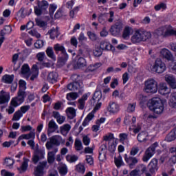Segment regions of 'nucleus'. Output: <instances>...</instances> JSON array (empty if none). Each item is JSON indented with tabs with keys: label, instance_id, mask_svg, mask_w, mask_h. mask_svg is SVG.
<instances>
[{
	"label": "nucleus",
	"instance_id": "1",
	"mask_svg": "<svg viewBox=\"0 0 176 176\" xmlns=\"http://www.w3.org/2000/svg\"><path fill=\"white\" fill-rule=\"evenodd\" d=\"M45 52H39L37 54L36 57L40 63L33 65L32 72L28 64H24L23 65V78L28 79L30 77V80H35L39 75V68H43V67L49 68V67H50V63H42L45 59Z\"/></svg>",
	"mask_w": 176,
	"mask_h": 176
},
{
	"label": "nucleus",
	"instance_id": "2",
	"mask_svg": "<svg viewBox=\"0 0 176 176\" xmlns=\"http://www.w3.org/2000/svg\"><path fill=\"white\" fill-rule=\"evenodd\" d=\"M151 32L144 29H136L131 37V42L133 45H138L141 42H146L148 39H151Z\"/></svg>",
	"mask_w": 176,
	"mask_h": 176
},
{
	"label": "nucleus",
	"instance_id": "3",
	"mask_svg": "<svg viewBox=\"0 0 176 176\" xmlns=\"http://www.w3.org/2000/svg\"><path fill=\"white\" fill-rule=\"evenodd\" d=\"M21 104H23V80H19V90L17 96L11 100L10 104L6 109L8 113L12 115L14 112V108Z\"/></svg>",
	"mask_w": 176,
	"mask_h": 176
},
{
	"label": "nucleus",
	"instance_id": "4",
	"mask_svg": "<svg viewBox=\"0 0 176 176\" xmlns=\"http://www.w3.org/2000/svg\"><path fill=\"white\" fill-rule=\"evenodd\" d=\"M147 107L151 112L157 115H161L164 111V103H163V100L160 98H153L149 100Z\"/></svg>",
	"mask_w": 176,
	"mask_h": 176
},
{
	"label": "nucleus",
	"instance_id": "5",
	"mask_svg": "<svg viewBox=\"0 0 176 176\" xmlns=\"http://www.w3.org/2000/svg\"><path fill=\"white\" fill-rule=\"evenodd\" d=\"M72 79L74 80V82L67 85V89L69 90H77L78 91L79 94H82V93L84 91L83 82L80 81L82 77H80L79 75L74 74L72 76Z\"/></svg>",
	"mask_w": 176,
	"mask_h": 176
},
{
	"label": "nucleus",
	"instance_id": "6",
	"mask_svg": "<svg viewBox=\"0 0 176 176\" xmlns=\"http://www.w3.org/2000/svg\"><path fill=\"white\" fill-rule=\"evenodd\" d=\"M158 84L157 81L153 78H148L144 81L143 90L145 93L149 94H156L157 93Z\"/></svg>",
	"mask_w": 176,
	"mask_h": 176
},
{
	"label": "nucleus",
	"instance_id": "7",
	"mask_svg": "<svg viewBox=\"0 0 176 176\" xmlns=\"http://www.w3.org/2000/svg\"><path fill=\"white\" fill-rule=\"evenodd\" d=\"M54 50L56 53H58V52H61V56L58 57V63H59L60 65H64V64H65V63H67V60H68V54H67L65 47H64L60 44L57 43L54 45Z\"/></svg>",
	"mask_w": 176,
	"mask_h": 176
},
{
	"label": "nucleus",
	"instance_id": "8",
	"mask_svg": "<svg viewBox=\"0 0 176 176\" xmlns=\"http://www.w3.org/2000/svg\"><path fill=\"white\" fill-rule=\"evenodd\" d=\"M155 35L157 36H170V35L176 36V30L173 29V27L168 25L162 28H159L155 31Z\"/></svg>",
	"mask_w": 176,
	"mask_h": 176
},
{
	"label": "nucleus",
	"instance_id": "9",
	"mask_svg": "<svg viewBox=\"0 0 176 176\" xmlns=\"http://www.w3.org/2000/svg\"><path fill=\"white\" fill-rule=\"evenodd\" d=\"M62 142H64L63 138L58 135H56L50 138V141L47 142L45 144V146L48 151H50V149L54 148L53 145H56V146H60Z\"/></svg>",
	"mask_w": 176,
	"mask_h": 176
},
{
	"label": "nucleus",
	"instance_id": "10",
	"mask_svg": "<svg viewBox=\"0 0 176 176\" xmlns=\"http://www.w3.org/2000/svg\"><path fill=\"white\" fill-rule=\"evenodd\" d=\"M150 69L152 72L163 74V72L167 69V67H166V64L162 61V60L157 59L154 64L151 66Z\"/></svg>",
	"mask_w": 176,
	"mask_h": 176
},
{
	"label": "nucleus",
	"instance_id": "11",
	"mask_svg": "<svg viewBox=\"0 0 176 176\" xmlns=\"http://www.w3.org/2000/svg\"><path fill=\"white\" fill-rule=\"evenodd\" d=\"M49 8V3L46 0L38 1V7H34V13L36 16L42 14V10H46Z\"/></svg>",
	"mask_w": 176,
	"mask_h": 176
},
{
	"label": "nucleus",
	"instance_id": "12",
	"mask_svg": "<svg viewBox=\"0 0 176 176\" xmlns=\"http://www.w3.org/2000/svg\"><path fill=\"white\" fill-rule=\"evenodd\" d=\"M107 111L111 115H116L120 111V105L116 102H110L107 107Z\"/></svg>",
	"mask_w": 176,
	"mask_h": 176
},
{
	"label": "nucleus",
	"instance_id": "13",
	"mask_svg": "<svg viewBox=\"0 0 176 176\" xmlns=\"http://www.w3.org/2000/svg\"><path fill=\"white\" fill-rule=\"evenodd\" d=\"M49 168V166H47V162L44 161L39 163V165L36 167L35 170V176H43V171L45 170H47Z\"/></svg>",
	"mask_w": 176,
	"mask_h": 176
},
{
	"label": "nucleus",
	"instance_id": "14",
	"mask_svg": "<svg viewBox=\"0 0 176 176\" xmlns=\"http://www.w3.org/2000/svg\"><path fill=\"white\" fill-rule=\"evenodd\" d=\"M157 91L162 96H168L171 93V89L168 88L166 83L161 82L159 85Z\"/></svg>",
	"mask_w": 176,
	"mask_h": 176
},
{
	"label": "nucleus",
	"instance_id": "15",
	"mask_svg": "<svg viewBox=\"0 0 176 176\" xmlns=\"http://www.w3.org/2000/svg\"><path fill=\"white\" fill-rule=\"evenodd\" d=\"M146 171V166L145 165L142 164L140 165L136 169L133 170L130 173L131 176H143L144 173Z\"/></svg>",
	"mask_w": 176,
	"mask_h": 176
},
{
	"label": "nucleus",
	"instance_id": "16",
	"mask_svg": "<svg viewBox=\"0 0 176 176\" xmlns=\"http://www.w3.org/2000/svg\"><path fill=\"white\" fill-rule=\"evenodd\" d=\"M45 155H46V153L45 151V148H43L39 150H36L35 155L32 157L33 162L35 164H36V163L39 162L40 159H43L45 157Z\"/></svg>",
	"mask_w": 176,
	"mask_h": 176
},
{
	"label": "nucleus",
	"instance_id": "17",
	"mask_svg": "<svg viewBox=\"0 0 176 176\" xmlns=\"http://www.w3.org/2000/svg\"><path fill=\"white\" fill-rule=\"evenodd\" d=\"M90 92L85 93L82 95V96L78 99V109H85V106L86 105V101H87L89 97H90Z\"/></svg>",
	"mask_w": 176,
	"mask_h": 176
},
{
	"label": "nucleus",
	"instance_id": "18",
	"mask_svg": "<svg viewBox=\"0 0 176 176\" xmlns=\"http://www.w3.org/2000/svg\"><path fill=\"white\" fill-rule=\"evenodd\" d=\"M58 152V148L54 147L52 151L47 153V158L49 164H53L56 160V153Z\"/></svg>",
	"mask_w": 176,
	"mask_h": 176
},
{
	"label": "nucleus",
	"instance_id": "19",
	"mask_svg": "<svg viewBox=\"0 0 176 176\" xmlns=\"http://www.w3.org/2000/svg\"><path fill=\"white\" fill-rule=\"evenodd\" d=\"M10 100V94L5 91L0 92V104H6Z\"/></svg>",
	"mask_w": 176,
	"mask_h": 176
},
{
	"label": "nucleus",
	"instance_id": "20",
	"mask_svg": "<svg viewBox=\"0 0 176 176\" xmlns=\"http://www.w3.org/2000/svg\"><path fill=\"white\" fill-rule=\"evenodd\" d=\"M122 29L123 25L122 24H116L111 27L110 32L114 36H116V35H119V34H120V32L122 31Z\"/></svg>",
	"mask_w": 176,
	"mask_h": 176
},
{
	"label": "nucleus",
	"instance_id": "21",
	"mask_svg": "<svg viewBox=\"0 0 176 176\" xmlns=\"http://www.w3.org/2000/svg\"><path fill=\"white\" fill-rule=\"evenodd\" d=\"M153 155H155V148H151V147H148L143 156V162H145L146 163L149 162Z\"/></svg>",
	"mask_w": 176,
	"mask_h": 176
},
{
	"label": "nucleus",
	"instance_id": "22",
	"mask_svg": "<svg viewBox=\"0 0 176 176\" xmlns=\"http://www.w3.org/2000/svg\"><path fill=\"white\" fill-rule=\"evenodd\" d=\"M165 80L169 84L172 89H176V79L174 76L170 74L166 75Z\"/></svg>",
	"mask_w": 176,
	"mask_h": 176
},
{
	"label": "nucleus",
	"instance_id": "23",
	"mask_svg": "<svg viewBox=\"0 0 176 176\" xmlns=\"http://www.w3.org/2000/svg\"><path fill=\"white\" fill-rule=\"evenodd\" d=\"M47 34L50 35V39H56V38H58V35H60V32H58V27L52 28L48 31Z\"/></svg>",
	"mask_w": 176,
	"mask_h": 176
},
{
	"label": "nucleus",
	"instance_id": "24",
	"mask_svg": "<svg viewBox=\"0 0 176 176\" xmlns=\"http://www.w3.org/2000/svg\"><path fill=\"white\" fill-rule=\"evenodd\" d=\"M58 129V125L56 123V121L54 120H51L48 123V130L47 133L48 134H50L52 133H54L56 130Z\"/></svg>",
	"mask_w": 176,
	"mask_h": 176
},
{
	"label": "nucleus",
	"instance_id": "25",
	"mask_svg": "<svg viewBox=\"0 0 176 176\" xmlns=\"http://www.w3.org/2000/svg\"><path fill=\"white\" fill-rule=\"evenodd\" d=\"M133 34V28L129 26H126L124 28L123 32H122V38L124 39H130V35Z\"/></svg>",
	"mask_w": 176,
	"mask_h": 176
},
{
	"label": "nucleus",
	"instance_id": "26",
	"mask_svg": "<svg viewBox=\"0 0 176 176\" xmlns=\"http://www.w3.org/2000/svg\"><path fill=\"white\" fill-rule=\"evenodd\" d=\"M71 131V125L69 124H65L60 127V134L66 137L68 135V133Z\"/></svg>",
	"mask_w": 176,
	"mask_h": 176
},
{
	"label": "nucleus",
	"instance_id": "27",
	"mask_svg": "<svg viewBox=\"0 0 176 176\" xmlns=\"http://www.w3.org/2000/svg\"><path fill=\"white\" fill-rule=\"evenodd\" d=\"M95 113L96 112L92 111L86 116L84 121L82 122V126L84 127H86V126H89V123H90L91 120H93V119H94Z\"/></svg>",
	"mask_w": 176,
	"mask_h": 176
},
{
	"label": "nucleus",
	"instance_id": "28",
	"mask_svg": "<svg viewBox=\"0 0 176 176\" xmlns=\"http://www.w3.org/2000/svg\"><path fill=\"white\" fill-rule=\"evenodd\" d=\"M53 117L56 119V122L58 123V124H63V123L65 122V117L60 115V113L58 111L53 112Z\"/></svg>",
	"mask_w": 176,
	"mask_h": 176
},
{
	"label": "nucleus",
	"instance_id": "29",
	"mask_svg": "<svg viewBox=\"0 0 176 176\" xmlns=\"http://www.w3.org/2000/svg\"><path fill=\"white\" fill-rule=\"evenodd\" d=\"M161 56L168 60V61H173V55L171 52L167 49H162L161 50Z\"/></svg>",
	"mask_w": 176,
	"mask_h": 176
},
{
	"label": "nucleus",
	"instance_id": "30",
	"mask_svg": "<svg viewBox=\"0 0 176 176\" xmlns=\"http://www.w3.org/2000/svg\"><path fill=\"white\" fill-rule=\"evenodd\" d=\"M14 79V75L6 74L2 77V82L7 85H10Z\"/></svg>",
	"mask_w": 176,
	"mask_h": 176
},
{
	"label": "nucleus",
	"instance_id": "31",
	"mask_svg": "<svg viewBox=\"0 0 176 176\" xmlns=\"http://www.w3.org/2000/svg\"><path fill=\"white\" fill-rule=\"evenodd\" d=\"M100 47L102 50H112L113 47L110 42L103 41L100 43Z\"/></svg>",
	"mask_w": 176,
	"mask_h": 176
},
{
	"label": "nucleus",
	"instance_id": "32",
	"mask_svg": "<svg viewBox=\"0 0 176 176\" xmlns=\"http://www.w3.org/2000/svg\"><path fill=\"white\" fill-rule=\"evenodd\" d=\"M66 113L69 119H74L76 116V110L74 107H69L66 109Z\"/></svg>",
	"mask_w": 176,
	"mask_h": 176
},
{
	"label": "nucleus",
	"instance_id": "33",
	"mask_svg": "<svg viewBox=\"0 0 176 176\" xmlns=\"http://www.w3.org/2000/svg\"><path fill=\"white\" fill-rule=\"evenodd\" d=\"M148 166L151 168H150L149 171L151 173H155V171H156V170H157V160L153 158L151 160V161L150 162Z\"/></svg>",
	"mask_w": 176,
	"mask_h": 176
},
{
	"label": "nucleus",
	"instance_id": "34",
	"mask_svg": "<svg viewBox=\"0 0 176 176\" xmlns=\"http://www.w3.org/2000/svg\"><path fill=\"white\" fill-rule=\"evenodd\" d=\"M148 138H149V136L145 131H142L138 135V141H139V142H145Z\"/></svg>",
	"mask_w": 176,
	"mask_h": 176
},
{
	"label": "nucleus",
	"instance_id": "35",
	"mask_svg": "<svg viewBox=\"0 0 176 176\" xmlns=\"http://www.w3.org/2000/svg\"><path fill=\"white\" fill-rule=\"evenodd\" d=\"M57 78H58V74H57V73H50L47 76V80L50 82V83H54L57 82Z\"/></svg>",
	"mask_w": 176,
	"mask_h": 176
},
{
	"label": "nucleus",
	"instance_id": "36",
	"mask_svg": "<svg viewBox=\"0 0 176 176\" xmlns=\"http://www.w3.org/2000/svg\"><path fill=\"white\" fill-rule=\"evenodd\" d=\"M176 138V128L172 130L170 133L166 138V141L168 142H171V141H174Z\"/></svg>",
	"mask_w": 176,
	"mask_h": 176
},
{
	"label": "nucleus",
	"instance_id": "37",
	"mask_svg": "<svg viewBox=\"0 0 176 176\" xmlns=\"http://www.w3.org/2000/svg\"><path fill=\"white\" fill-rule=\"evenodd\" d=\"M102 65L101 64V63H97L93 65H90L87 69V71L89 72H94V71H97V69H98V68H100V67H101Z\"/></svg>",
	"mask_w": 176,
	"mask_h": 176
},
{
	"label": "nucleus",
	"instance_id": "38",
	"mask_svg": "<svg viewBox=\"0 0 176 176\" xmlns=\"http://www.w3.org/2000/svg\"><path fill=\"white\" fill-rule=\"evenodd\" d=\"M143 119L149 123V122H155V120H156V116L148 113H146L143 116Z\"/></svg>",
	"mask_w": 176,
	"mask_h": 176
},
{
	"label": "nucleus",
	"instance_id": "39",
	"mask_svg": "<svg viewBox=\"0 0 176 176\" xmlns=\"http://www.w3.org/2000/svg\"><path fill=\"white\" fill-rule=\"evenodd\" d=\"M168 104L171 108L176 109V92L172 94Z\"/></svg>",
	"mask_w": 176,
	"mask_h": 176
},
{
	"label": "nucleus",
	"instance_id": "40",
	"mask_svg": "<svg viewBox=\"0 0 176 176\" xmlns=\"http://www.w3.org/2000/svg\"><path fill=\"white\" fill-rule=\"evenodd\" d=\"M46 54L47 56L50 57V58H52V60L56 61V55L54 54V52L53 51V47H48L46 50Z\"/></svg>",
	"mask_w": 176,
	"mask_h": 176
},
{
	"label": "nucleus",
	"instance_id": "41",
	"mask_svg": "<svg viewBox=\"0 0 176 176\" xmlns=\"http://www.w3.org/2000/svg\"><path fill=\"white\" fill-rule=\"evenodd\" d=\"M170 152L172 154V157L170 158L169 162L173 164H176V148L174 147H172L170 149Z\"/></svg>",
	"mask_w": 176,
	"mask_h": 176
},
{
	"label": "nucleus",
	"instance_id": "42",
	"mask_svg": "<svg viewBox=\"0 0 176 176\" xmlns=\"http://www.w3.org/2000/svg\"><path fill=\"white\" fill-rule=\"evenodd\" d=\"M87 65V62L85 58H80L77 61V67L83 68Z\"/></svg>",
	"mask_w": 176,
	"mask_h": 176
},
{
	"label": "nucleus",
	"instance_id": "43",
	"mask_svg": "<svg viewBox=\"0 0 176 176\" xmlns=\"http://www.w3.org/2000/svg\"><path fill=\"white\" fill-rule=\"evenodd\" d=\"M135 120H137L135 117L131 118L130 116H126L124 120V124L129 125L131 122L132 123H135Z\"/></svg>",
	"mask_w": 176,
	"mask_h": 176
},
{
	"label": "nucleus",
	"instance_id": "44",
	"mask_svg": "<svg viewBox=\"0 0 176 176\" xmlns=\"http://www.w3.org/2000/svg\"><path fill=\"white\" fill-rule=\"evenodd\" d=\"M76 171L80 173V174H85V172L86 171V168L85 167V165L83 164L80 163L76 166Z\"/></svg>",
	"mask_w": 176,
	"mask_h": 176
},
{
	"label": "nucleus",
	"instance_id": "45",
	"mask_svg": "<svg viewBox=\"0 0 176 176\" xmlns=\"http://www.w3.org/2000/svg\"><path fill=\"white\" fill-rule=\"evenodd\" d=\"M79 97V94L76 92H72L67 94V98L69 101L76 100Z\"/></svg>",
	"mask_w": 176,
	"mask_h": 176
},
{
	"label": "nucleus",
	"instance_id": "46",
	"mask_svg": "<svg viewBox=\"0 0 176 176\" xmlns=\"http://www.w3.org/2000/svg\"><path fill=\"white\" fill-rule=\"evenodd\" d=\"M59 173L61 175H67V173H68L67 165L62 164L59 167Z\"/></svg>",
	"mask_w": 176,
	"mask_h": 176
},
{
	"label": "nucleus",
	"instance_id": "47",
	"mask_svg": "<svg viewBox=\"0 0 176 176\" xmlns=\"http://www.w3.org/2000/svg\"><path fill=\"white\" fill-rule=\"evenodd\" d=\"M154 9L157 12H159V10H166V9H167V6L164 3H160L155 6Z\"/></svg>",
	"mask_w": 176,
	"mask_h": 176
},
{
	"label": "nucleus",
	"instance_id": "48",
	"mask_svg": "<svg viewBox=\"0 0 176 176\" xmlns=\"http://www.w3.org/2000/svg\"><path fill=\"white\" fill-rule=\"evenodd\" d=\"M74 146L76 151H82V149H83L82 141H80V140L79 139H76Z\"/></svg>",
	"mask_w": 176,
	"mask_h": 176
},
{
	"label": "nucleus",
	"instance_id": "49",
	"mask_svg": "<svg viewBox=\"0 0 176 176\" xmlns=\"http://www.w3.org/2000/svg\"><path fill=\"white\" fill-rule=\"evenodd\" d=\"M78 157L74 155H68L66 156V160L69 162V163H75L78 160Z\"/></svg>",
	"mask_w": 176,
	"mask_h": 176
},
{
	"label": "nucleus",
	"instance_id": "50",
	"mask_svg": "<svg viewBox=\"0 0 176 176\" xmlns=\"http://www.w3.org/2000/svg\"><path fill=\"white\" fill-rule=\"evenodd\" d=\"M136 98L139 101L140 104H144L148 100V98L142 94H138Z\"/></svg>",
	"mask_w": 176,
	"mask_h": 176
},
{
	"label": "nucleus",
	"instance_id": "51",
	"mask_svg": "<svg viewBox=\"0 0 176 176\" xmlns=\"http://www.w3.org/2000/svg\"><path fill=\"white\" fill-rule=\"evenodd\" d=\"M101 98H102V94L101 93V91H96L94 94L93 100H94V101L100 102V100H101Z\"/></svg>",
	"mask_w": 176,
	"mask_h": 176
},
{
	"label": "nucleus",
	"instance_id": "52",
	"mask_svg": "<svg viewBox=\"0 0 176 176\" xmlns=\"http://www.w3.org/2000/svg\"><path fill=\"white\" fill-rule=\"evenodd\" d=\"M120 141L121 142H128L129 141V135L127 133H120Z\"/></svg>",
	"mask_w": 176,
	"mask_h": 176
},
{
	"label": "nucleus",
	"instance_id": "53",
	"mask_svg": "<svg viewBox=\"0 0 176 176\" xmlns=\"http://www.w3.org/2000/svg\"><path fill=\"white\" fill-rule=\"evenodd\" d=\"M23 140H34L35 139V133L31 131L28 134L23 135Z\"/></svg>",
	"mask_w": 176,
	"mask_h": 176
},
{
	"label": "nucleus",
	"instance_id": "54",
	"mask_svg": "<svg viewBox=\"0 0 176 176\" xmlns=\"http://www.w3.org/2000/svg\"><path fill=\"white\" fill-rule=\"evenodd\" d=\"M102 54V50L101 47H96L95 50H94V56L95 57H100Z\"/></svg>",
	"mask_w": 176,
	"mask_h": 176
},
{
	"label": "nucleus",
	"instance_id": "55",
	"mask_svg": "<svg viewBox=\"0 0 176 176\" xmlns=\"http://www.w3.org/2000/svg\"><path fill=\"white\" fill-rule=\"evenodd\" d=\"M43 46H45V41H43V40H38L34 43V47H36V49H41Z\"/></svg>",
	"mask_w": 176,
	"mask_h": 176
},
{
	"label": "nucleus",
	"instance_id": "56",
	"mask_svg": "<svg viewBox=\"0 0 176 176\" xmlns=\"http://www.w3.org/2000/svg\"><path fill=\"white\" fill-rule=\"evenodd\" d=\"M36 24L38 27H41L42 28H45L47 25V23L39 19H36Z\"/></svg>",
	"mask_w": 176,
	"mask_h": 176
},
{
	"label": "nucleus",
	"instance_id": "57",
	"mask_svg": "<svg viewBox=\"0 0 176 176\" xmlns=\"http://www.w3.org/2000/svg\"><path fill=\"white\" fill-rule=\"evenodd\" d=\"M115 164L117 167H120L123 166V160L121 156H119L117 158H115Z\"/></svg>",
	"mask_w": 176,
	"mask_h": 176
},
{
	"label": "nucleus",
	"instance_id": "58",
	"mask_svg": "<svg viewBox=\"0 0 176 176\" xmlns=\"http://www.w3.org/2000/svg\"><path fill=\"white\" fill-rule=\"evenodd\" d=\"M87 35L89 36V39H91V41H97V39H98L97 34H95L94 32H88Z\"/></svg>",
	"mask_w": 176,
	"mask_h": 176
},
{
	"label": "nucleus",
	"instance_id": "59",
	"mask_svg": "<svg viewBox=\"0 0 176 176\" xmlns=\"http://www.w3.org/2000/svg\"><path fill=\"white\" fill-rule=\"evenodd\" d=\"M113 140V133H107L103 136V141H112Z\"/></svg>",
	"mask_w": 176,
	"mask_h": 176
},
{
	"label": "nucleus",
	"instance_id": "60",
	"mask_svg": "<svg viewBox=\"0 0 176 176\" xmlns=\"http://www.w3.org/2000/svg\"><path fill=\"white\" fill-rule=\"evenodd\" d=\"M135 103H130L128 104L127 112H134L135 111Z\"/></svg>",
	"mask_w": 176,
	"mask_h": 176
},
{
	"label": "nucleus",
	"instance_id": "61",
	"mask_svg": "<svg viewBox=\"0 0 176 176\" xmlns=\"http://www.w3.org/2000/svg\"><path fill=\"white\" fill-rule=\"evenodd\" d=\"M105 153H107V146L102 145L100 147L99 155H100V156H101L102 155H103V156H105Z\"/></svg>",
	"mask_w": 176,
	"mask_h": 176
},
{
	"label": "nucleus",
	"instance_id": "62",
	"mask_svg": "<svg viewBox=\"0 0 176 176\" xmlns=\"http://www.w3.org/2000/svg\"><path fill=\"white\" fill-rule=\"evenodd\" d=\"M139 151H140V148L137 146H134L131 148L130 155L131 156H135V155H137Z\"/></svg>",
	"mask_w": 176,
	"mask_h": 176
},
{
	"label": "nucleus",
	"instance_id": "63",
	"mask_svg": "<svg viewBox=\"0 0 176 176\" xmlns=\"http://www.w3.org/2000/svg\"><path fill=\"white\" fill-rule=\"evenodd\" d=\"M28 34L32 35V36H35V38H41V34L36 32V30H30L28 32Z\"/></svg>",
	"mask_w": 176,
	"mask_h": 176
},
{
	"label": "nucleus",
	"instance_id": "64",
	"mask_svg": "<svg viewBox=\"0 0 176 176\" xmlns=\"http://www.w3.org/2000/svg\"><path fill=\"white\" fill-rule=\"evenodd\" d=\"M1 174L2 176H13V175H14V174L10 173V172H8L6 170H2L1 171Z\"/></svg>",
	"mask_w": 176,
	"mask_h": 176
}]
</instances>
